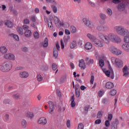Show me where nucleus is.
Masks as SVG:
<instances>
[{"mask_svg": "<svg viewBox=\"0 0 129 129\" xmlns=\"http://www.w3.org/2000/svg\"><path fill=\"white\" fill-rule=\"evenodd\" d=\"M122 27V26L121 25H118V26H116L114 27L113 30L114 32H116L117 34H118L119 31H120V29Z\"/></svg>", "mask_w": 129, "mask_h": 129, "instance_id": "a878e982", "label": "nucleus"}, {"mask_svg": "<svg viewBox=\"0 0 129 129\" xmlns=\"http://www.w3.org/2000/svg\"><path fill=\"white\" fill-rule=\"evenodd\" d=\"M98 94L99 97H101L103 95V91L102 90L99 91L98 93Z\"/></svg>", "mask_w": 129, "mask_h": 129, "instance_id": "052dcab7", "label": "nucleus"}, {"mask_svg": "<svg viewBox=\"0 0 129 129\" xmlns=\"http://www.w3.org/2000/svg\"><path fill=\"white\" fill-rule=\"evenodd\" d=\"M110 51L111 53L114 54V55H116L117 56L121 55V54H122V51H121V50L118 49L114 46H111L110 48Z\"/></svg>", "mask_w": 129, "mask_h": 129, "instance_id": "39448f33", "label": "nucleus"}, {"mask_svg": "<svg viewBox=\"0 0 129 129\" xmlns=\"http://www.w3.org/2000/svg\"><path fill=\"white\" fill-rule=\"evenodd\" d=\"M38 124H41V125H45L46 123H47L48 121L47 120V118L44 117H40L38 120Z\"/></svg>", "mask_w": 129, "mask_h": 129, "instance_id": "9b49d317", "label": "nucleus"}, {"mask_svg": "<svg viewBox=\"0 0 129 129\" xmlns=\"http://www.w3.org/2000/svg\"><path fill=\"white\" fill-rule=\"evenodd\" d=\"M117 9L120 11H124L125 9V5L122 3L119 4L117 6Z\"/></svg>", "mask_w": 129, "mask_h": 129, "instance_id": "6ab92c4d", "label": "nucleus"}, {"mask_svg": "<svg viewBox=\"0 0 129 129\" xmlns=\"http://www.w3.org/2000/svg\"><path fill=\"white\" fill-rule=\"evenodd\" d=\"M22 28L25 31H27V30H29V29H30V27L28 25H23Z\"/></svg>", "mask_w": 129, "mask_h": 129, "instance_id": "4d7b16f0", "label": "nucleus"}, {"mask_svg": "<svg viewBox=\"0 0 129 129\" xmlns=\"http://www.w3.org/2000/svg\"><path fill=\"white\" fill-rule=\"evenodd\" d=\"M70 38L71 37H70V36L69 35L63 37V42L66 45L68 44L69 41H70Z\"/></svg>", "mask_w": 129, "mask_h": 129, "instance_id": "7c9ffc66", "label": "nucleus"}, {"mask_svg": "<svg viewBox=\"0 0 129 129\" xmlns=\"http://www.w3.org/2000/svg\"><path fill=\"white\" fill-rule=\"evenodd\" d=\"M109 120H106L105 121V126H106V127H109V126H110V123L109 122Z\"/></svg>", "mask_w": 129, "mask_h": 129, "instance_id": "864d4df0", "label": "nucleus"}, {"mask_svg": "<svg viewBox=\"0 0 129 129\" xmlns=\"http://www.w3.org/2000/svg\"><path fill=\"white\" fill-rule=\"evenodd\" d=\"M106 12L109 17H111V16L112 15V11L111 10V9L108 8L106 10Z\"/></svg>", "mask_w": 129, "mask_h": 129, "instance_id": "e433bc0d", "label": "nucleus"}, {"mask_svg": "<svg viewBox=\"0 0 129 129\" xmlns=\"http://www.w3.org/2000/svg\"><path fill=\"white\" fill-rule=\"evenodd\" d=\"M11 37H12L13 39L16 40V41H20V38L19 37V36L18 35H16L14 34H11L10 35Z\"/></svg>", "mask_w": 129, "mask_h": 129, "instance_id": "2f4dec72", "label": "nucleus"}, {"mask_svg": "<svg viewBox=\"0 0 129 129\" xmlns=\"http://www.w3.org/2000/svg\"><path fill=\"white\" fill-rule=\"evenodd\" d=\"M121 48L123 51H125V52H129V44L124 43L122 44Z\"/></svg>", "mask_w": 129, "mask_h": 129, "instance_id": "f3484780", "label": "nucleus"}, {"mask_svg": "<svg viewBox=\"0 0 129 129\" xmlns=\"http://www.w3.org/2000/svg\"><path fill=\"white\" fill-rule=\"evenodd\" d=\"M48 104L49 108H54V103L53 102L49 101L48 102Z\"/></svg>", "mask_w": 129, "mask_h": 129, "instance_id": "8fccbe9b", "label": "nucleus"}, {"mask_svg": "<svg viewBox=\"0 0 129 129\" xmlns=\"http://www.w3.org/2000/svg\"><path fill=\"white\" fill-rule=\"evenodd\" d=\"M103 71L107 77H110L111 79H114V73H113L112 70H110L106 72L105 70H103Z\"/></svg>", "mask_w": 129, "mask_h": 129, "instance_id": "1a4fd4ad", "label": "nucleus"}, {"mask_svg": "<svg viewBox=\"0 0 129 129\" xmlns=\"http://www.w3.org/2000/svg\"><path fill=\"white\" fill-rule=\"evenodd\" d=\"M71 33L72 34H75V33H76V32H77L76 27L74 26H71Z\"/></svg>", "mask_w": 129, "mask_h": 129, "instance_id": "72a5a7b5", "label": "nucleus"}, {"mask_svg": "<svg viewBox=\"0 0 129 129\" xmlns=\"http://www.w3.org/2000/svg\"><path fill=\"white\" fill-rule=\"evenodd\" d=\"M37 81H39V82H41V81H43V77L41 74L37 75Z\"/></svg>", "mask_w": 129, "mask_h": 129, "instance_id": "4c0bfd02", "label": "nucleus"}, {"mask_svg": "<svg viewBox=\"0 0 129 129\" xmlns=\"http://www.w3.org/2000/svg\"><path fill=\"white\" fill-rule=\"evenodd\" d=\"M25 36L26 38H30L32 36V31L31 30H27L24 33Z\"/></svg>", "mask_w": 129, "mask_h": 129, "instance_id": "5701e85b", "label": "nucleus"}, {"mask_svg": "<svg viewBox=\"0 0 129 129\" xmlns=\"http://www.w3.org/2000/svg\"><path fill=\"white\" fill-rule=\"evenodd\" d=\"M60 44H61V49H64V48H65V45L64 44V41H63V40H61L60 41Z\"/></svg>", "mask_w": 129, "mask_h": 129, "instance_id": "0e129e2a", "label": "nucleus"}, {"mask_svg": "<svg viewBox=\"0 0 129 129\" xmlns=\"http://www.w3.org/2000/svg\"><path fill=\"white\" fill-rule=\"evenodd\" d=\"M105 87L106 88H107V89H111V88L114 87V85L111 82H108L105 85Z\"/></svg>", "mask_w": 129, "mask_h": 129, "instance_id": "dca6fc26", "label": "nucleus"}, {"mask_svg": "<svg viewBox=\"0 0 129 129\" xmlns=\"http://www.w3.org/2000/svg\"><path fill=\"white\" fill-rule=\"evenodd\" d=\"M83 22L87 27H88L89 28H90L91 29H92L93 28H95V25H94V23L90 21H89L88 19L86 18H84L83 19Z\"/></svg>", "mask_w": 129, "mask_h": 129, "instance_id": "0eeeda50", "label": "nucleus"}, {"mask_svg": "<svg viewBox=\"0 0 129 129\" xmlns=\"http://www.w3.org/2000/svg\"><path fill=\"white\" fill-rule=\"evenodd\" d=\"M93 44L95 47H98V48L104 47V42L97 38L94 40Z\"/></svg>", "mask_w": 129, "mask_h": 129, "instance_id": "423d86ee", "label": "nucleus"}, {"mask_svg": "<svg viewBox=\"0 0 129 129\" xmlns=\"http://www.w3.org/2000/svg\"><path fill=\"white\" fill-rule=\"evenodd\" d=\"M128 34V31L124 28L123 26H122L119 32H118V35H120V36H124L125 35H127Z\"/></svg>", "mask_w": 129, "mask_h": 129, "instance_id": "9d476101", "label": "nucleus"}, {"mask_svg": "<svg viewBox=\"0 0 129 129\" xmlns=\"http://www.w3.org/2000/svg\"><path fill=\"white\" fill-rule=\"evenodd\" d=\"M13 62L10 60H6L0 64V71L4 73H7L12 70Z\"/></svg>", "mask_w": 129, "mask_h": 129, "instance_id": "f257e3e1", "label": "nucleus"}, {"mask_svg": "<svg viewBox=\"0 0 129 129\" xmlns=\"http://www.w3.org/2000/svg\"><path fill=\"white\" fill-rule=\"evenodd\" d=\"M17 31L20 35H24L25 33H24V29L21 27H18L17 28Z\"/></svg>", "mask_w": 129, "mask_h": 129, "instance_id": "cd10ccee", "label": "nucleus"}, {"mask_svg": "<svg viewBox=\"0 0 129 129\" xmlns=\"http://www.w3.org/2000/svg\"><path fill=\"white\" fill-rule=\"evenodd\" d=\"M78 129H84V125L82 123H81L78 125Z\"/></svg>", "mask_w": 129, "mask_h": 129, "instance_id": "bf43d9fd", "label": "nucleus"}, {"mask_svg": "<svg viewBox=\"0 0 129 129\" xmlns=\"http://www.w3.org/2000/svg\"><path fill=\"white\" fill-rule=\"evenodd\" d=\"M77 46V42L76 40H74L72 41L70 44V47L71 49H74Z\"/></svg>", "mask_w": 129, "mask_h": 129, "instance_id": "b1692460", "label": "nucleus"}, {"mask_svg": "<svg viewBox=\"0 0 129 129\" xmlns=\"http://www.w3.org/2000/svg\"><path fill=\"white\" fill-rule=\"evenodd\" d=\"M75 90H80V85H79V84H76Z\"/></svg>", "mask_w": 129, "mask_h": 129, "instance_id": "5fc2aeb1", "label": "nucleus"}, {"mask_svg": "<svg viewBox=\"0 0 129 129\" xmlns=\"http://www.w3.org/2000/svg\"><path fill=\"white\" fill-rule=\"evenodd\" d=\"M33 36L35 39H39V32L35 31L33 33Z\"/></svg>", "mask_w": 129, "mask_h": 129, "instance_id": "58836bf2", "label": "nucleus"}, {"mask_svg": "<svg viewBox=\"0 0 129 129\" xmlns=\"http://www.w3.org/2000/svg\"><path fill=\"white\" fill-rule=\"evenodd\" d=\"M108 120H109L110 121L111 120V119H112V114H108Z\"/></svg>", "mask_w": 129, "mask_h": 129, "instance_id": "774afa93", "label": "nucleus"}, {"mask_svg": "<svg viewBox=\"0 0 129 129\" xmlns=\"http://www.w3.org/2000/svg\"><path fill=\"white\" fill-rule=\"evenodd\" d=\"M48 28L50 30H51V31H52L53 29V23H52V21L51 20L48 22Z\"/></svg>", "mask_w": 129, "mask_h": 129, "instance_id": "f704fd0d", "label": "nucleus"}, {"mask_svg": "<svg viewBox=\"0 0 129 129\" xmlns=\"http://www.w3.org/2000/svg\"><path fill=\"white\" fill-rule=\"evenodd\" d=\"M119 124L118 119H115V120L112 122L111 124V129H117V125Z\"/></svg>", "mask_w": 129, "mask_h": 129, "instance_id": "f8f14e48", "label": "nucleus"}, {"mask_svg": "<svg viewBox=\"0 0 129 129\" xmlns=\"http://www.w3.org/2000/svg\"><path fill=\"white\" fill-rule=\"evenodd\" d=\"M123 76L124 77H127L129 76V67L125 66L122 69Z\"/></svg>", "mask_w": 129, "mask_h": 129, "instance_id": "4468645a", "label": "nucleus"}, {"mask_svg": "<svg viewBox=\"0 0 129 129\" xmlns=\"http://www.w3.org/2000/svg\"><path fill=\"white\" fill-rule=\"evenodd\" d=\"M116 92H117L116 90H112L110 92V94L112 96H114V95H115V94H116Z\"/></svg>", "mask_w": 129, "mask_h": 129, "instance_id": "de8ad7c7", "label": "nucleus"}, {"mask_svg": "<svg viewBox=\"0 0 129 129\" xmlns=\"http://www.w3.org/2000/svg\"><path fill=\"white\" fill-rule=\"evenodd\" d=\"M104 29V27L101 25H99L97 27V30H98V31H103Z\"/></svg>", "mask_w": 129, "mask_h": 129, "instance_id": "3c124183", "label": "nucleus"}, {"mask_svg": "<svg viewBox=\"0 0 129 129\" xmlns=\"http://www.w3.org/2000/svg\"><path fill=\"white\" fill-rule=\"evenodd\" d=\"M52 67L53 70H54V71L56 70V69H57V64H56L55 63L52 64Z\"/></svg>", "mask_w": 129, "mask_h": 129, "instance_id": "338daca9", "label": "nucleus"}, {"mask_svg": "<svg viewBox=\"0 0 129 129\" xmlns=\"http://www.w3.org/2000/svg\"><path fill=\"white\" fill-rule=\"evenodd\" d=\"M48 38H46L44 41L43 46L44 47H48Z\"/></svg>", "mask_w": 129, "mask_h": 129, "instance_id": "37998d69", "label": "nucleus"}, {"mask_svg": "<svg viewBox=\"0 0 129 129\" xmlns=\"http://www.w3.org/2000/svg\"><path fill=\"white\" fill-rule=\"evenodd\" d=\"M85 48L86 50H90L92 48V44L90 42H87L85 45Z\"/></svg>", "mask_w": 129, "mask_h": 129, "instance_id": "393cba45", "label": "nucleus"}, {"mask_svg": "<svg viewBox=\"0 0 129 129\" xmlns=\"http://www.w3.org/2000/svg\"><path fill=\"white\" fill-rule=\"evenodd\" d=\"M89 58L87 57L86 58V64L87 65H90V64H93V63H94V60H93V59H90L89 60Z\"/></svg>", "mask_w": 129, "mask_h": 129, "instance_id": "c85d7f7f", "label": "nucleus"}, {"mask_svg": "<svg viewBox=\"0 0 129 129\" xmlns=\"http://www.w3.org/2000/svg\"><path fill=\"white\" fill-rule=\"evenodd\" d=\"M19 77L22 79H26L29 77V73L26 71L21 72L19 74Z\"/></svg>", "mask_w": 129, "mask_h": 129, "instance_id": "ddd939ff", "label": "nucleus"}, {"mask_svg": "<svg viewBox=\"0 0 129 129\" xmlns=\"http://www.w3.org/2000/svg\"><path fill=\"white\" fill-rule=\"evenodd\" d=\"M99 63L100 67H103L104 66V60L101 59L99 61Z\"/></svg>", "mask_w": 129, "mask_h": 129, "instance_id": "09e8293b", "label": "nucleus"}, {"mask_svg": "<svg viewBox=\"0 0 129 129\" xmlns=\"http://www.w3.org/2000/svg\"><path fill=\"white\" fill-rule=\"evenodd\" d=\"M29 50V49H28V47H26V46H22L21 47V51H22V52H27Z\"/></svg>", "mask_w": 129, "mask_h": 129, "instance_id": "c03bdc74", "label": "nucleus"}, {"mask_svg": "<svg viewBox=\"0 0 129 129\" xmlns=\"http://www.w3.org/2000/svg\"><path fill=\"white\" fill-rule=\"evenodd\" d=\"M97 117V118H101L102 117V113L101 111L98 112Z\"/></svg>", "mask_w": 129, "mask_h": 129, "instance_id": "13d9d810", "label": "nucleus"}, {"mask_svg": "<svg viewBox=\"0 0 129 129\" xmlns=\"http://www.w3.org/2000/svg\"><path fill=\"white\" fill-rule=\"evenodd\" d=\"M76 97H80V90H75Z\"/></svg>", "mask_w": 129, "mask_h": 129, "instance_id": "a18cd8bd", "label": "nucleus"}, {"mask_svg": "<svg viewBox=\"0 0 129 129\" xmlns=\"http://www.w3.org/2000/svg\"><path fill=\"white\" fill-rule=\"evenodd\" d=\"M26 115L27 117H28V118H31V119H32V118L34 117V113L29 111L26 113Z\"/></svg>", "mask_w": 129, "mask_h": 129, "instance_id": "c756f323", "label": "nucleus"}, {"mask_svg": "<svg viewBox=\"0 0 129 129\" xmlns=\"http://www.w3.org/2000/svg\"><path fill=\"white\" fill-rule=\"evenodd\" d=\"M46 2H47V3L48 4H50V3H54V5H56V2H55V1L54 0H45Z\"/></svg>", "mask_w": 129, "mask_h": 129, "instance_id": "680f3d73", "label": "nucleus"}, {"mask_svg": "<svg viewBox=\"0 0 129 129\" xmlns=\"http://www.w3.org/2000/svg\"><path fill=\"white\" fill-rule=\"evenodd\" d=\"M20 97H21V96H20V95L18 94H14L13 95V98L14 99H16L17 100H18V99H19Z\"/></svg>", "mask_w": 129, "mask_h": 129, "instance_id": "79ce46f5", "label": "nucleus"}, {"mask_svg": "<svg viewBox=\"0 0 129 129\" xmlns=\"http://www.w3.org/2000/svg\"><path fill=\"white\" fill-rule=\"evenodd\" d=\"M71 100L72 101L71 103L72 107H75L76 105V103H75V96L73 95L71 98Z\"/></svg>", "mask_w": 129, "mask_h": 129, "instance_id": "4be33fe9", "label": "nucleus"}, {"mask_svg": "<svg viewBox=\"0 0 129 129\" xmlns=\"http://www.w3.org/2000/svg\"><path fill=\"white\" fill-rule=\"evenodd\" d=\"M52 9L53 13H54V14H56V13H57V7L56 6H52Z\"/></svg>", "mask_w": 129, "mask_h": 129, "instance_id": "6e6d98bb", "label": "nucleus"}, {"mask_svg": "<svg viewBox=\"0 0 129 129\" xmlns=\"http://www.w3.org/2000/svg\"><path fill=\"white\" fill-rule=\"evenodd\" d=\"M111 60L112 64L115 65L117 68H122V66H123L122 61L118 58L112 57H111Z\"/></svg>", "mask_w": 129, "mask_h": 129, "instance_id": "7ed1b4c3", "label": "nucleus"}, {"mask_svg": "<svg viewBox=\"0 0 129 129\" xmlns=\"http://www.w3.org/2000/svg\"><path fill=\"white\" fill-rule=\"evenodd\" d=\"M23 23L25 25H28L30 24V20L28 18H25L23 20Z\"/></svg>", "mask_w": 129, "mask_h": 129, "instance_id": "49530a36", "label": "nucleus"}, {"mask_svg": "<svg viewBox=\"0 0 129 129\" xmlns=\"http://www.w3.org/2000/svg\"><path fill=\"white\" fill-rule=\"evenodd\" d=\"M124 43H126L127 44H129V36H125L124 38Z\"/></svg>", "mask_w": 129, "mask_h": 129, "instance_id": "603ef678", "label": "nucleus"}, {"mask_svg": "<svg viewBox=\"0 0 129 129\" xmlns=\"http://www.w3.org/2000/svg\"><path fill=\"white\" fill-rule=\"evenodd\" d=\"M53 20L54 24L56 26H58L60 25V20L59 19V18L57 17L56 16H54L53 17Z\"/></svg>", "mask_w": 129, "mask_h": 129, "instance_id": "bb28decb", "label": "nucleus"}, {"mask_svg": "<svg viewBox=\"0 0 129 129\" xmlns=\"http://www.w3.org/2000/svg\"><path fill=\"white\" fill-rule=\"evenodd\" d=\"M110 41L114 43H117V44L121 43L120 37L113 33H109V43Z\"/></svg>", "mask_w": 129, "mask_h": 129, "instance_id": "f03ea898", "label": "nucleus"}, {"mask_svg": "<svg viewBox=\"0 0 129 129\" xmlns=\"http://www.w3.org/2000/svg\"><path fill=\"white\" fill-rule=\"evenodd\" d=\"M21 125L23 128H26V127L27 126V121L25 119L22 120L21 121Z\"/></svg>", "mask_w": 129, "mask_h": 129, "instance_id": "473e14b6", "label": "nucleus"}, {"mask_svg": "<svg viewBox=\"0 0 129 129\" xmlns=\"http://www.w3.org/2000/svg\"><path fill=\"white\" fill-rule=\"evenodd\" d=\"M99 38L104 41L106 44H109V34L105 35L102 33H99L98 34Z\"/></svg>", "mask_w": 129, "mask_h": 129, "instance_id": "20e7f679", "label": "nucleus"}, {"mask_svg": "<svg viewBox=\"0 0 129 129\" xmlns=\"http://www.w3.org/2000/svg\"><path fill=\"white\" fill-rule=\"evenodd\" d=\"M87 37H88V38H89V39L90 40V41L91 42H92L93 43L94 42V40L96 39V37L94 36L93 35H92L90 33H88L87 35Z\"/></svg>", "mask_w": 129, "mask_h": 129, "instance_id": "412c9836", "label": "nucleus"}, {"mask_svg": "<svg viewBox=\"0 0 129 129\" xmlns=\"http://www.w3.org/2000/svg\"><path fill=\"white\" fill-rule=\"evenodd\" d=\"M99 16L102 20H105L106 19V15L103 13H100Z\"/></svg>", "mask_w": 129, "mask_h": 129, "instance_id": "a19ab883", "label": "nucleus"}, {"mask_svg": "<svg viewBox=\"0 0 129 129\" xmlns=\"http://www.w3.org/2000/svg\"><path fill=\"white\" fill-rule=\"evenodd\" d=\"M53 56L55 57H58V50L56 47L53 48Z\"/></svg>", "mask_w": 129, "mask_h": 129, "instance_id": "c9c22d12", "label": "nucleus"}, {"mask_svg": "<svg viewBox=\"0 0 129 129\" xmlns=\"http://www.w3.org/2000/svg\"><path fill=\"white\" fill-rule=\"evenodd\" d=\"M64 33L66 35H70L71 34V32L68 29H65Z\"/></svg>", "mask_w": 129, "mask_h": 129, "instance_id": "e2e57ef3", "label": "nucleus"}, {"mask_svg": "<svg viewBox=\"0 0 129 129\" xmlns=\"http://www.w3.org/2000/svg\"><path fill=\"white\" fill-rule=\"evenodd\" d=\"M5 25L8 28H13L14 27V23L12 22L10 20H7L5 22Z\"/></svg>", "mask_w": 129, "mask_h": 129, "instance_id": "aec40b11", "label": "nucleus"}, {"mask_svg": "<svg viewBox=\"0 0 129 129\" xmlns=\"http://www.w3.org/2000/svg\"><path fill=\"white\" fill-rule=\"evenodd\" d=\"M79 67L82 68V69H85L86 68V66L85 65V62H84V60L81 59L79 61Z\"/></svg>", "mask_w": 129, "mask_h": 129, "instance_id": "a211bd4d", "label": "nucleus"}, {"mask_svg": "<svg viewBox=\"0 0 129 129\" xmlns=\"http://www.w3.org/2000/svg\"><path fill=\"white\" fill-rule=\"evenodd\" d=\"M4 59L10 60L9 61H15L16 60V56L12 53H6L4 55Z\"/></svg>", "mask_w": 129, "mask_h": 129, "instance_id": "6e6552de", "label": "nucleus"}, {"mask_svg": "<svg viewBox=\"0 0 129 129\" xmlns=\"http://www.w3.org/2000/svg\"><path fill=\"white\" fill-rule=\"evenodd\" d=\"M4 120L5 121H9L10 120V115L6 114L4 116Z\"/></svg>", "mask_w": 129, "mask_h": 129, "instance_id": "ea45409f", "label": "nucleus"}, {"mask_svg": "<svg viewBox=\"0 0 129 129\" xmlns=\"http://www.w3.org/2000/svg\"><path fill=\"white\" fill-rule=\"evenodd\" d=\"M94 81V76H91V80H90V83H91V84H93Z\"/></svg>", "mask_w": 129, "mask_h": 129, "instance_id": "69168bd1", "label": "nucleus"}, {"mask_svg": "<svg viewBox=\"0 0 129 129\" xmlns=\"http://www.w3.org/2000/svg\"><path fill=\"white\" fill-rule=\"evenodd\" d=\"M8 48L6 46H2L0 47V53L2 54V55H6L7 53H8Z\"/></svg>", "mask_w": 129, "mask_h": 129, "instance_id": "2eb2a0df", "label": "nucleus"}]
</instances>
